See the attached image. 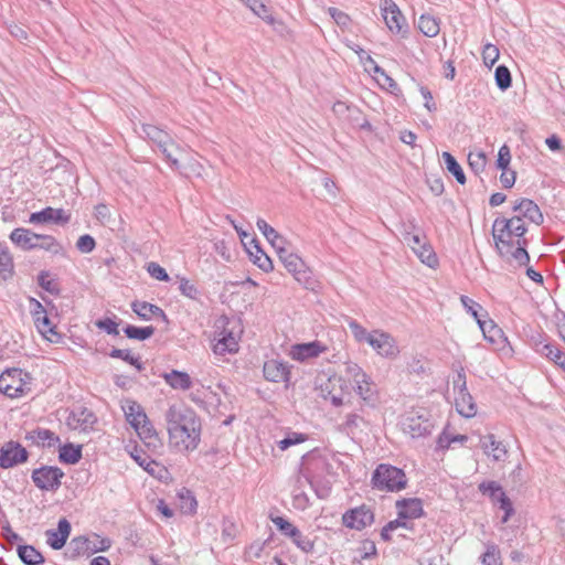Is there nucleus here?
<instances>
[{"mask_svg": "<svg viewBox=\"0 0 565 565\" xmlns=\"http://www.w3.org/2000/svg\"><path fill=\"white\" fill-rule=\"evenodd\" d=\"M527 228L520 216L510 218L498 217L492 225V236L499 254L519 266L527 265L529 253L525 249L527 241L523 237Z\"/></svg>", "mask_w": 565, "mask_h": 565, "instance_id": "obj_1", "label": "nucleus"}, {"mask_svg": "<svg viewBox=\"0 0 565 565\" xmlns=\"http://www.w3.org/2000/svg\"><path fill=\"white\" fill-rule=\"evenodd\" d=\"M164 419L172 447L179 451H190L198 447L201 423L193 409L173 404L167 409Z\"/></svg>", "mask_w": 565, "mask_h": 565, "instance_id": "obj_2", "label": "nucleus"}, {"mask_svg": "<svg viewBox=\"0 0 565 565\" xmlns=\"http://www.w3.org/2000/svg\"><path fill=\"white\" fill-rule=\"evenodd\" d=\"M374 489L387 492H398L406 488L407 478L404 470L387 463H381L372 473Z\"/></svg>", "mask_w": 565, "mask_h": 565, "instance_id": "obj_3", "label": "nucleus"}, {"mask_svg": "<svg viewBox=\"0 0 565 565\" xmlns=\"http://www.w3.org/2000/svg\"><path fill=\"white\" fill-rule=\"evenodd\" d=\"M141 130L147 139L158 146L172 168H180L178 154H181L182 151L167 131L150 124H142Z\"/></svg>", "mask_w": 565, "mask_h": 565, "instance_id": "obj_4", "label": "nucleus"}, {"mask_svg": "<svg viewBox=\"0 0 565 565\" xmlns=\"http://www.w3.org/2000/svg\"><path fill=\"white\" fill-rule=\"evenodd\" d=\"M32 376L21 369H9L0 375V392L17 398L31 392Z\"/></svg>", "mask_w": 565, "mask_h": 565, "instance_id": "obj_5", "label": "nucleus"}, {"mask_svg": "<svg viewBox=\"0 0 565 565\" xmlns=\"http://www.w3.org/2000/svg\"><path fill=\"white\" fill-rule=\"evenodd\" d=\"M234 322L223 317L216 322L215 343L213 351L215 354L235 353L238 351V333L234 331Z\"/></svg>", "mask_w": 565, "mask_h": 565, "instance_id": "obj_6", "label": "nucleus"}, {"mask_svg": "<svg viewBox=\"0 0 565 565\" xmlns=\"http://www.w3.org/2000/svg\"><path fill=\"white\" fill-rule=\"evenodd\" d=\"M317 385L324 399L330 398L333 406L339 407L343 404V392L348 388L347 381L333 373L331 375H320L317 377Z\"/></svg>", "mask_w": 565, "mask_h": 565, "instance_id": "obj_7", "label": "nucleus"}, {"mask_svg": "<svg viewBox=\"0 0 565 565\" xmlns=\"http://www.w3.org/2000/svg\"><path fill=\"white\" fill-rule=\"evenodd\" d=\"M403 241L412 248L420 262L430 268L438 265V258L431 245L427 242L426 236L419 233H411L405 231L402 233Z\"/></svg>", "mask_w": 565, "mask_h": 565, "instance_id": "obj_8", "label": "nucleus"}, {"mask_svg": "<svg viewBox=\"0 0 565 565\" xmlns=\"http://www.w3.org/2000/svg\"><path fill=\"white\" fill-rule=\"evenodd\" d=\"M64 472L58 467L42 466L32 471L31 479L42 491H56L62 484Z\"/></svg>", "mask_w": 565, "mask_h": 565, "instance_id": "obj_9", "label": "nucleus"}, {"mask_svg": "<svg viewBox=\"0 0 565 565\" xmlns=\"http://www.w3.org/2000/svg\"><path fill=\"white\" fill-rule=\"evenodd\" d=\"M28 458V450L18 441L9 440L0 447V467L2 469L24 463Z\"/></svg>", "mask_w": 565, "mask_h": 565, "instance_id": "obj_10", "label": "nucleus"}, {"mask_svg": "<svg viewBox=\"0 0 565 565\" xmlns=\"http://www.w3.org/2000/svg\"><path fill=\"white\" fill-rule=\"evenodd\" d=\"M369 344L384 358H395L399 353L395 339L382 330H373L370 333Z\"/></svg>", "mask_w": 565, "mask_h": 565, "instance_id": "obj_11", "label": "nucleus"}, {"mask_svg": "<svg viewBox=\"0 0 565 565\" xmlns=\"http://www.w3.org/2000/svg\"><path fill=\"white\" fill-rule=\"evenodd\" d=\"M31 303L33 305L32 316L36 329L45 339L53 342L54 337H58V334L55 331V326L47 317L45 308L40 301H38L34 298L31 299Z\"/></svg>", "mask_w": 565, "mask_h": 565, "instance_id": "obj_12", "label": "nucleus"}, {"mask_svg": "<svg viewBox=\"0 0 565 565\" xmlns=\"http://www.w3.org/2000/svg\"><path fill=\"white\" fill-rule=\"evenodd\" d=\"M374 521V514L371 509L361 505L347 511L342 516V522L347 527L361 531L371 525Z\"/></svg>", "mask_w": 565, "mask_h": 565, "instance_id": "obj_13", "label": "nucleus"}, {"mask_svg": "<svg viewBox=\"0 0 565 565\" xmlns=\"http://www.w3.org/2000/svg\"><path fill=\"white\" fill-rule=\"evenodd\" d=\"M284 266L305 288H312L313 280L311 277V271L307 268L305 262L298 255L294 254L292 256H287Z\"/></svg>", "mask_w": 565, "mask_h": 565, "instance_id": "obj_14", "label": "nucleus"}, {"mask_svg": "<svg viewBox=\"0 0 565 565\" xmlns=\"http://www.w3.org/2000/svg\"><path fill=\"white\" fill-rule=\"evenodd\" d=\"M383 18L387 28L396 34L404 36L407 33V24L405 18L398 7L391 0H385Z\"/></svg>", "mask_w": 565, "mask_h": 565, "instance_id": "obj_15", "label": "nucleus"}, {"mask_svg": "<svg viewBox=\"0 0 565 565\" xmlns=\"http://www.w3.org/2000/svg\"><path fill=\"white\" fill-rule=\"evenodd\" d=\"M433 429V422L424 414H412L404 423V430L413 438L429 435Z\"/></svg>", "mask_w": 565, "mask_h": 565, "instance_id": "obj_16", "label": "nucleus"}, {"mask_svg": "<svg viewBox=\"0 0 565 565\" xmlns=\"http://www.w3.org/2000/svg\"><path fill=\"white\" fill-rule=\"evenodd\" d=\"M512 209L514 216H520L523 221L526 218L536 225L543 223V214L539 205L530 199L516 200Z\"/></svg>", "mask_w": 565, "mask_h": 565, "instance_id": "obj_17", "label": "nucleus"}, {"mask_svg": "<svg viewBox=\"0 0 565 565\" xmlns=\"http://www.w3.org/2000/svg\"><path fill=\"white\" fill-rule=\"evenodd\" d=\"M30 223L32 224H44V223H54V224H66L70 221V215L64 212L62 209H54L47 206L40 212H34L30 215Z\"/></svg>", "mask_w": 565, "mask_h": 565, "instance_id": "obj_18", "label": "nucleus"}, {"mask_svg": "<svg viewBox=\"0 0 565 565\" xmlns=\"http://www.w3.org/2000/svg\"><path fill=\"white\" fill-rule=\"evenodd\" d=\"M480 446L484 454L491 457L494 461H504L508 456L505 445L497 440L493 434H488L480 438Z\"/></svg>", "mask_w": 565, "mask_h": 565, "instance_id": "obj_19", "label": "nucleus"}, {"mask_svg": "<svg viewBox=\"0 0 565 565\" xmlns=\"http://www.w3.org/2000/svg\"><path fill=\"white\" fill-rule=\"evenodd\" d=\"M263 373L267 381L275 383L288 382L290 376L287 363L274 359L264 363Z\"/></svg>", "mask_w": 565, "mask_h": 565, "instance_id": "obj_20", "label": "nucleus"}, {"mask_svg": "<svg viewBox=\"0 0 565 565\" xmlns=\"http://www.w3.org/2000/svg\"><path fill=\"white\" fill-rule=\"evenodd\" d=\"M399 519H417L424 514L423 502L418 498L397 500L395 503Z\"/></svg>", "mask_w": 565, "mask_h": 565, "instance_id": "obj_21", "label": "nucleus"}, {"mask_svg": "<svg viewBox=\"0 0 565 565\" xmlns=\"http://www.w3.org/2000/svg\"><path fill=\"white\" fill-rule=\"evenodd\" d=\"M479 328L482 331V334L487 341L492 344L498 345L499 350H503L507 343V338L501 328H499L493 320L484 319L479 320Z\"/></svg>", "mask_w": 565, "mask_h": 565, "instance_id": "obj_22", "label": "nucleus"}, {"mask_svg": "<svg viewBox=\"0 0 565 565\" xmlns=\"http://www.w3.org/2000/svg\"><path fill=\"white\" fill-rule=\"evenodd\" d=\"M323 351H326V347H323L319 341H312L292 345L290 356L296 361L302 362L307 359L318 356Z\"/></svg>", "mask_w": 565, "mask_h": 565, "instance_id": "obj_23", "label": "nucleus"}, {"mask_svg": "<svg viewBox=\"0 0 565 565\" xmlns=\"http://www.w3.org/2000/svg\"><path fill=\"white\" fill-rule=\"evenodd\" d=\"M45 534L47 544L53 550H61L71 534V523L66 519H61L57 523V530H47Z\"/></svg>", "mask_w": 565, "mask_h": 565, "instance_id": "obj_24", "label": "nucleus"}, {"mask_svg": "<svg viewBox=\"0 0 565 565\" xmlns=\"http://www.w3.org/2000/svg\"><path fill=\"white\" fill-rule=\"evenodd\" d=\"M10 239L17 246L22 249L30 250L36 249V242H39V234L32 232L31 230L18 227L14 228L10 234Z\"/></svg>", "mask_w": 565, "mask_h": 565, "instance_id": "obj_25", "label": "nucleus"}, {"mask_svg": "<svg viewBox=\"0 0 565 565\" xmlns=\"http://www.w3.org/2000/svg\"><path fill=\"white\" fill-rule=\"evenodd\" d=\"M131 309L142 320H149L150 316H156L160 317L166 323H169L166 312L156 305L136 300L131 303Z\"/></svg>", "mask_w": 565, "mask_h": 565, "instance_id": "obj_26", "label": "nucleus"}, {"mask_svg": "<svg viewBox=\"0 0 565 565\" xmlns=\"http://www.w3.org/2000/svg\"><path fill=\"white\" fill-rule=\"evenodd\" d=\"M122 409L127 422L134 428H138V425L146 422V419L148 418L141 405L135 401L127 399L122 405Z\"/></svg>", "mask_w": 565, "mask_h": 565, "instance_id": "obj_27", "label": "nucleus"}, {"mask_svg": "<svg viewBox=\"0 0 565 565\" xmlns=\"http://www.w3.org/2000/svg\"><path fill=\"white\" fill-rule=\"evenodd\" d=\"M456 409L466 418H471L477 414V405L468 390H461L458 392L456 397Z\"/></svg>", "mask_w": 565, "mask_h": 565, "instance_id": "obj_28", "label": "nucleus"}, {"mask_svg": "<svg viewBox=\"0 0 565 565\" xmlns=\"http://www.w3.org/2000/svg\"><path fill=\"white\" fill-rule=\"evenodd\" d=\"M25 439L32 441L36 446L42 447H52L60 441V438L55 435V433L44 428H36L29 431L25 436Z\"/></svg>", "mask_w": 565, "mask_h": 565, "instance_id": "obj_29", "label": "nucleus"}, {"mask_svg": "<svg viewBox=\"0 0 565 565\" xmlns=\"http://www.w3.org/2000/svg\"><path fill=\"white\" fill-rule=\"evenodd\" d=\"M354 390L366 405H375L377 401L376 385L366 375L363 382H354Z\"/></svg>", "mask_w": 565, "mask_h": 565, "instance_id": "obj_30", "label": "nucleus"}, {"mask_svg": "<svg viewBox=\"0 0 565 565\" xmlns=\"http://www.w3.org/2000/svg\"><path fill=\"white\" fill-rule=\"evenodd\" d=\"M162 377L174 390L186 391L192 386L191 377L186 372L172 370L169 373H164Z\"/></svg>", "mask_w": 565, "mask_h": 565, "instance_id": "obj_31", "label": "nucleus"}, {"mask_svg": "<svg viewBox=\"0 0 565 565\" xmlns=\"http://www.w3.org/2000/svg\"><path fill=\"white\" fill-rule=\"evenodd\" d=\"M138 433L139 437L145 441L147 446H152L153 448L161 445L160 438L151 424V422L147 418L146 422L138 425V428H135Z\"/></svg>", "mask_w": 565, "mask_h": 565, "instance_id": "obj_32", "label": "nucleus"}, {"mask_svg": "<svg viewBox=\"0 0 565 565\" xmlns=\"http://www.w3.org/2000/svg\"><path fill=\"white\" fill-rule=\"evenodd\" d=\"M247 252L253 263L262 270L265 273L273 270L271 259L264 253L258 242L253 244L250 247H247Z\"/></svg>", "mask_w": 565, "mask_h": 565, "instance_id": "obj_33", "label": "nucleus"}, {"mask_svg": "<svg viewBox=\"0 0 565 565\" xmlns=\"http://www.w3.org/2000/svg\"><path fill=\"white\" fill-rule=\"evenodd\" d=\"M17 552L25 565H42L44 563L42 554L31 545H19Z\"/></svg>", "mask_w": 565, "mask_h": 565, "instance_id": "obj_34", "label": "nucleus"}, {"mask_svg": "<svg viewBox=\"0 0 565 565\" xmlns=\"http://www.w3.org/2000/svg\"><path fill=\"white\" fill-rule=\"evenodd\" d=\"M58 459L63 463L75 465L82 459V446L65 444L60 448Z\"/></svg>", "mask_w": 565, "mask_h": 565, "instance_id": "obj_35", "label": "nucleus"}, {"mask_svg": "<svg viewBox=\"0 0 565 565\" xmlns=\"http://www.w3.org/2000/svg\"><path fill=\"white\" fill-rule=\"evenodd\" d=\"M179 167L174 168L179 170L181 174L185 178L198 177L201 178L203 175L204 168L203 166L193 157L188 158L184 162L179 160Z\"/></svg>", "mask_w": 565, "mask_h": 565, "instance_id": "obj_36", "label": "nucleus"}, {"mask_svg": "<svg viewBox=\"0 0 565 565\" xmlns=\"http://www.w3.org/2000/svg\"><path fill=\"white\" fill-rule=\"evenodd\" d=\"M539 352L553 361L556 365H558L565 372V353L561 351L557 347L546 343L543 344Z\"/></svg>", "mask_w": 565, "mask_h": 565, "instance_id": "obj_37", "label": "nucleus"}, {"mask_svg": "<svg viewBox=\"0 0 565 565\" xmlns=\"http://www.w3.org/2000/svg\"><path fill=\"white\" fill-rule=\"evenodd\" d=\"M154 331L156 328L152 326L136 327L132 324H128L127 327L124 328V332L127 338L139 341H145L149 339L150 337L153 335Z\"/></svg>", "mask_w": 565, "mask_h": 565, "instance_id": "obj_38", "label": "nucleus"}, {"mask_svg": "<svg viewBox=\"0 0 565 565\" xmlns=\"http://www.w3.org/2000/svg\"><path fill=\"white\" fill-rule=\"evenodd\" d=\"M443 159L446 166V169L455 177L458 183H466V175L463 173L462 168L456 160V158L450 152H443Z\"/></svg>", "mask_w": 565, "mask_h": 565, "instance_id": "obj_39", "label": "nucleus"}, {"mask_svg": "<svg viewBox=\"0 0 565 565\" xmlns=\"http://www.w3.org/2000/svg\"><path fill=\"white\" fill-rule=\"evenodd\" d=\"M246 4L257 17L262 18L268 24L276 23L275 18L269 13L268 8L260 0H241Z\"/></svg>", "mask_w": 565, "mask_h": 565, "instance_id": "obj_40", "label": "nucleus"}, {"mask_svg": "<svg viewBox=\"0 0 565 565\" xmlns=\"http://www.w3.org/2000/svg\"><path fill=\"white\" fill-rule=\"evenodd\" d=\"M418 29L424 35L429 38L436 36L440 30L438 21L428 14H422L419 17Z\"/></svg>", "mask_w": 565, "mask_h": 565, "instance_id": "obj_41", "label": "nucleus"}, {"mask_svg": "<svg viewBox=\"0 0 565 565\" xmlns=\"http://www.w3.org/2000/svg\"><path fill=\"white\" fill-rule=\"evenodd\" d=\"M89 544H90V540H88L85 536L74 537L70 542V545H68L70 556L72 558H76V557H79L81 555H84V554L90 555V553H89Z\"/></svg>", "mask_w": 565, "mask_h": 565, "instance_id": "obj_42", "label": "nucleus"}, {"mask_svg": "<svg viewBox=\"0 0 565 565\" xmlns=\"http://www.w3.org/2000/svg\"><path fill=\"white\" fill-rule=\"evenodd\" d=\"M486 545V552L481 555L480 561L482 565H502L501 553L498 545L492 542H488Z\"/></svg>", "mask_w": 565, "mask_h": 565, "instance_id": "obj_43", "label": "nucleus"}, {"mask_svg": "<svg viewBox=\"0 0 565 565\" xmlns=\"http://www.w3.org/2000/svg\"><path fill=\"white\" fill-rule=\"evenodd\" d=\"M13 274V260L7 247L0 244V279L7 280Z\"/></svg>", "mask_w": 565, "mask_h": 565, "instance_id": "obj_44", "label": "nucleus"}, {"mask_svg": "<svg viewBox=\"0 0 565 565\" xmlns=\"http://www.w3.org/2000/svg\"><path fill=\"white\" fill-rule=\"evenodd\" d=\"M479 491L489 495L494 503H498V501L507 495L502 487L495 481L480 483Z\"/></svg>", "mask_w": 565, "mask_h": 565, "instance_id": "obj_45", "label": "nucleus"}, {"mask_svg": "<svg viewBox=\"0 0 565 565\" xmlns=\"http://www.w3.org/2000/svg\"><path fill=\"white\" fill-rule=\"evenodd\" d=\"M460 301L465 309L476 319L477 323L479 324V320H484L488 318V312L483 310V308L470 299L468 296H461Z\"/></svg>", "mask_w": 565, "mask_h": 565, "instance_id": "obj_46", "label": "nucleus"}, {"mask_svg": "<svg viewBox=\"0 0 565 565\" xmlns=\"http://www.w3.org/2000/svg\"><path fill=\"white\" fill-rule=\"evenodd\" d=\"M36 249H44L54 255L63 253V246L51 235L39 234V242H36Z\"/></svg>", "mask_w": 565, "mask_h": 565, "instance_id": "obj_47", "label": "nucleus"}, {"mask_svg": "<svg viewBox=\"0 0 565 565\" xmlns=\"http://www.w3.org/2000/svg\"><path fill=\"white\" fill-rule=\"evenodd\" d=\"M497 86L501 90H507L512 85V76L510 70L505 65H499L494 72Z\"/></svg>", "mask_w": 565, "mask_h": 565, "instance_id": "obj_48", "label": "nucleus"}, {"mask_svg": "<svg viewBox=\"0 0 565 565\" xmlns=\"http://www.w3.org/2000/svg\"><path fill=\"white\" fill-rule=\"evenodd\" d=\"M256 225L257 228L266 237V239L271 244V246H276V241L282 242V236H280L279 233L274 227H271L265 220L258 218Z\"/></svg>", "mask_w": 565, "mask_h": 565, "instance_id": "obj_49", "label": "nucleus"}, {"mask_svg": "<svg viewBox=\"0 0 565 565\" xmlns=\"http://www.w3.org/2000/svg\"><path fill=\"white\" fill-rule=\"evenodd\" d=\"M109 356L114 358V359H122L127 363L134 365L138 371H142L143 370V365L139 361V358H136V356L131 355L129 350L114 348L109 352Z\"/></svg>", "mask_w": 565, "mask_h": 565, "instance_id": "obj_50", "label": "nucleus"}, {"mask_svg": "<svg viewBox=\"0 0 565 565\" xmlns=\"http://www.w3.org/2000/svg\"><path fill=\"white\" fill-rule=\"evenodd\" d=\"M363 418L358 414H349L345 422L340 426V431L347 435H354L360 426Z\"/></svg>", "mask_w": 565, "mask_h": 565, "instance_id": "obj_51", "label": "nucleus"}, {"mask_svg": "<svg viewBox=\"0 0 565 565\" xmlns=\"http://www.w3.org/2000/svg\"><path fill=\"white\" fill-rule=\"evenodd\" d=\"M271 522L285 536L291 537L297 536V527L282 516L271 518Z\"/></svg>", "mask_w": 565, "mask_h": 565, "instance_id": "obj_52", "label": "nucleus"}, {"mask_svg": "<svg viewBox=\"0 0 565 565\" xmlns=\"http://www.w3.org/2000/svg\"><path fill=\"white\" fill-rule=\"evenodd\" d=\"M95 217L104 225L113 228L115 220L106 204H98L95 206Z\"/></svg>", "mask_w": 565, "mask_h": 565, "instance_id": "obj_53", "label": "nucleus"}, {"mask_svg": "<svg viewBox=\"0 0 565 565\" xmlns=\"http://www.w3.org/2000/svg\"><path fill=\"white\" fill-rule=\"evenodd\" d=\"M179 290L183 296L193 300H199L201 296L198 287L186 278H180Z\"/></svg>", "mask_w": 565, "mask_h": 565, "instance_id": "obj_54", "label": "nucleus"}, {"mask_svg": "<svg viewBox=\"0 0 565 565\" xmlns=\"http://www.w3.org/2000/svg\"><path fill=\"white\" fill-rule=\"evenodd\" d=\"M468 163L470 169L478 174L484 170L487 164V157L483 152H470L468 156Z\"/></svg>", "mask_w": 565, "mask_h": 565, "instance_id": "obj_55", "label": "nucleus"}, {"mask_svg": "<svg viewBox=\"0 0 565 565\" xmlns=\"http://www.w3.org/2000/svg\"><path fill=\"white\" fill-rule=\"evenodd\" d=\"M290 539L294 544L305 553H311L315 548V542L303 535L299 530H297V536H291Z\"/></svg>", "mask_w": 565, "mask_h": 565, "instance_id": "obj_56", "label": "nucleus"}, {"mask_svg": "<svg viewBox=\"0 0 565 565\" xmlns=\"http://www.w3.org/2000/svg\"><path fill=\"white\" fill-rule=\"evenodd\" d=\"M306 439L307 436L305 434L294 431L288 434V436L285 437L284 439L279 440L278 447L280 450L284 451L294 445L303 443Z\"/></svg>", "mask_w": 565, "mask_h": 565, "instance_id": "obj_57", "label": "nucleus"}, {"mask_svg": "<svg viewBox=\"0 0 565 565\" xmlns=\"http://www.w3.org/2000/svg\"><path fill=\"white\" fill-rule=\"evenodd\" d=\"M38 284L41 288L52 295H57L60 292V289L57 288L54 280L49 279V271L43 270L39 274Z\"/></svg>", "mask_w": 565, "mask_h": 565, "instance_id": "obj_58", "label": "nucleus"}, {"mask_svg": "<svg viewBox=\"0 0 565 565\" xmlns=\"http://www.w3.org/2000/svg\"><path fill=\"white\" fill-rule=\"evenodd\" d=\"M499 49L493 44H486L482 51L483 63L492 66L499 58Z\"/></svg>", "mask_w": 565, "mask_h": 565, "instance_id": "obj_59", "label": "nucleus"}, {"mask_svg": "<svg viewBox=\"0 0 565 565\" xmlns=\"http://www.w3.org/2000/svg\"><path fill=\"white\" fill-rule=\"evenodd\" d=\"M96 242L93 236L85 234L79 236L76 242V247L81 253L88 254L94 250Z\"/></svg>", "mask_w": 565, "mask_h": 565, "instance_id": "obj_60", "label": "nucleus"}, {"mask_svg": "<svg viewBox=\"0 0 565 565\" xmlns=\"http://www.w3.org/2000/svg\"><path fill=\"white\" fill-rule=\"evenodd\" d=\"M180 499L182 501L181 509L184 512L193 513L195 511L198 503H196L195 498L192 495L191 491H189V490L182 491L180 493Z\"/></svg>", "mask_w": 565, "mask_h": 565, "instance_id": "obj_61", "label": "nucleus"}, {"mask_svg": "<svg viewBox=\"0 0 565 565\" xmlns=\"http://www.w3.org/2000/svg\"><path fill=\"white\" fill-rule=\"evenodd\" d=\"M349 328L352 331L356 341L369 343L371 332H367L366 329L363 328L360 323L352 320L349 322Z\"/></svg>", "mask_w": 565, "mask_h": 565, "instance_id": "obj_62", "label": "nucleus"}, {"mask_svg": "<svg viewBox=\"0 0 565 565\" xmlns=\"http://www.w3.org/2000/svg\"><path fill=\"white\" fill-rule=\"evenodd\" d=\"M345 372L350 380L353 382H363L366 379V373L355 363H348Z\"/></svg>", "mask_w": 565, "mask_h": 565, "instance_id": "obj_63", "label": "nucleus"}, {"mask_svg": "<svg viewBox=\"0 0 565 565\" xmlns=\"http://www.w3.org/2000/svg\"><path fill=\"white\" fill-rule=\"evenodd\" d=\"M328 11H329V14L331 15V18L334 20V22L340 28L347 29L349 26L351 19L347 13L340 11L337 8H332V7L329 8Z\"/></svg>", "mask_w": 565, "mask_h": 565, "instance_id": "obj_64", "label": "nucleus"}]
</instances>
